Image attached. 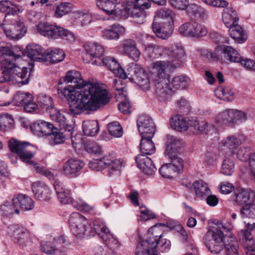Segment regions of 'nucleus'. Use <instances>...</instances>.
<instances>
[{
  "label": "nucleus",
  "mask_w": 255,
  "mask_h": 255,
  "mask_svg": "<svg viewBox=\"0 0 255 255\" xmlns=\"http://www.w3.org/2000/svg\"><path fill=\"white\" fill-rule=\"evenodd\" d=\"M72 205L77 210L82 212H89L93 209L91 206L81 199H78L76 201L74 200Z\"/></svg>",
  "instance_id": "56"
},
{
  "label": "nucleus",
  "mask_w": 255,
  "mask_h": 255,
  "mask_svg": "<svg viewBox=\"0 0 255 255\" xmlns=\"http://www.w3.org/2000/svg\"><path fill=\"white\" fill-rule=\"evenodd\" d=\"M127 3L129 6H136L143 9L148 8L151 6L148 0H127Z\"/></svg>",
  "instance_id": "57"
},
{
  "label": "nucleus",
  "mask_w": 255,
  "mask_h": 255,
  "mask_svg": "<svg viewBox=\"0 0 255 255\" xmlns=\"http://www.w3.org/2000/svg\"><path fill=\"white\" fill-rule=\"evenodd\" d=\"M1 210L3 212L5 216H8L14 212L17 214L19 213V209L17 208L16 206L13 204L12 201V204L10 202H6L1 206Z\"/></svg>",
  "instance_id": "55"
},
{
  "label": "nucleus",
  "mask_w": 255,
  "mask_h": 255,
  "mask_svg": "<svg viewBox=\"0 0 255 255\" xmlns=\"http://www.w3.org/2000/svg\"><path fill=\"white\" fill-rule=\"evenodd\" d=\"M153 136H148V135L141 136L140 143V154L150 155L154 153L155 151V146L154 143L151 140Z\"/></svg>",
  "instance_id": "39"
},
{
  "label": "nucleus",
  "mask_w": 255,
  "mask_h": 255,
  "mask_svg": "<svg viewBox=\"0 0 255 255\" xmlns=\"http://www.w3.org/2000/svg\"><path fill=\"white\" fill-rule=\"evenodd\" d=\"M125 31V28L119 24H113L108 28L102 31V36L108 40H118L120 35L123 34Z\"/></svg>",
  "instance_id": "32"
},
{
  "label": "nucleus",
  "mask_w": 255,
  "mask_h": 255,
  "mask_svg": "<svg viewBox=\"0 0 255 255\" xmlns=\"http://www.w3.org/2000/svg\"><path fill=\"white\" fill-rule=\"evenodd\" d=\"M86 54L83 56V59L86 63H89V57L92 58L91 62L95 60L100 61L103 57L104 52V47L100 44L97 43H90L85 46Z\"/></svg>",
  "instance_id": "18"
},
{
  "label": "nucleus",
  "mask_w": 255,
  "mask_h": 255,
  "mask_svg": "<svg viewBox=\"0 0 255 255\" xmlns=\"http://www.w3.org/2000/svg\"><path fill=\"white\" fill-rule=\"evenodd\" d=\"M235 163L230 158H226L222 165L221 172L224 175L230 176L234 171Z\"/></svg>",
  "instance_id": "52"
},
{
  "label": "nucleus",
  "mask_w": 255,
  "mask_h": 255,
  "mask_svg": "<svg viewBox=\"0 0 255 255\" xmlns=\"http://www.w3.org/2000/svg\"><path fill=\"white\" fill-rule=\"evenodd\" d=\"M43 55L42 61L55 63L62 61L65 56V54L61 49H55L46 50L45 55Z\"/></svg>",
  "instance_id": "34"
},
{
  "label": "nucleus",
  "mask_w": 255,
  "mask_h": 255,
  "mask_svg": "<svg viewBox=\"0 0 255 255\" xmlns=\"http://www.w3.org/2000/svg\"><path fill=\"white\" fill-rule=\"evenodd\" d=\"M135 80L141 87L145 89L148 88L149 86V80L145 73L142 74V75H138V78Z\"/></svg>",
  "instance_id": "62"
},
{
  "label": "nucleus",
  "mask_w": 255,
  "mask_h": 255,
  "mask_svg": "<svg viewBox=\"0 0 255 255\" xmlns=\"http://www.w3.org/2000/svg\"><path fill=\"white\" fill-rule=\"evenodd\" d=\"M223 52L226 59L231 62H239L242 58L241 56L238 51L230 46H224Z\"/></svg>",
  "instance_id": "48"
},
{
  "label": "nucleus",
  "mask_w": 255,
  "mask_h": 255,
  "mask_svg": "<svg viewBox=\"0 0 255 255\" xmlns=\"http://www.w3.org/2000/svg\"><path fill=\"white\" fill-rule=\"evenodd\" d=\"M11 66V62L7 60L1 63L0 67V83L8 82L12 83L10 71Z\"/></svg>",
  "instance_id": "43"
},
{
  "label": "nucleus",
  "mask_w": 255,
  "mask_h": 255,
  "mask_svg": "<svg viewBox=\"0 0 255 255\" xmlns=\"http://www.w3.org/2000/svg\"><path fill=\"white\" fill-rule=\"evenodd\" d=\"M255 192L252 190L241 189L236 191L233 196V199L238 205H244L248 202L254 201Z\"/></svg>",
  "instance_id": "27"
},
{
  "label": "nucleus",
  "mask_w": 255,
  "mask_h": 255,
  "mask_svg": "<svg viewBox=\"0 0 255 255\" xmlns=\"http://www.w3.org/2000/svg\"><path fill=\"white\" fill-rule=\"evenodd\" d=\"M251 154L250 147H241L237 151V157L242 161H247Z\"/></svg>",
  "instance_id": "58"
},
{
  "label": "nucleus",
  "mask_w": 255,
  "mask_h": 255,
  "mask_svg": "<svg viewBox=\"0 0 255 255\" xmlns=\"http://www.w3.org/2000/svg\"><path fill=\"white\" fill-rule=\"evenodd\" d=\"M40 249L42 252L48 255H51L56 251L55 247L51 242L42 241L40 243Z\"/></svg>",
  "instance_id": "60"
},
{
  "label": "nucleus",
  "mask_w": 255,
  "mask_h": 255,
  "mask_svg": "<svg viewBox=\"0 0 255 255\" xmlns=\"http://www.w3.org/2000/svg\"><path fill=\"white\" fill-rule=\"evenodd\" d=\"M215 227L208 231L203 239L206 248L212 253H219L224 246L226 255H239L238 243L234 237H225L224 233L232 230L233 225L228 222H214Z\"/></svg>",
  "instance_id": "3"
},
{
  "label": "nucleus",
  "mask_w": 255,
  "mask_h": 255,
  "mask_svg": "<svg viewBox=\"0 0 255 255\" xmlns=\"http://www.w3.org/2000/svg\"><path fill=\"white\" fill-rule=\"evenodd\" d=\"M93 64L96 65H105L112 72L119 67V64L114 58L107 56L103 57L100 61L95 60L93 62Z\"/></svg>",
  "instance_id": "49"
},
{
  "label": "nucleus",
  "mask_w": 255,
  "mask_h": 255,
  "mask_svg": "<svg viewBox=\"0 0 255 255\" xmlns=\"http://www.w3.org/2000/svg\"><path fill=\"white\" fill-rule=\"evenodd\" d=\"M7 233L12 238L14 243L20 245L24 243L29 236L28 230L18 225L13 224L9 226Z\"/></svg>",
  "instance_id": "20"
},
{
  "label": "nucleus",
  "mask_w": 255,
  "mask_h": 255,
  "mask_svg": "<svg viewBox=\"0 0 255 255\" xmlns=\"http://www.w3.org/2000/svg\"><path fill=\"white\" fill-rule=\"evenodd\" d=\"M118 93L116 94L117 100L120 101L118 105L119 110L123 114H130V105L128 98L127 96V93L124 91V88L122 87L121 89H118L116 88Z\"/></svg>",
  "instance_id": "31"
},
{
  "label": "nucleus",
  "mask_w": 255,
  "mask_h": 255,
  "mask_svg": "<svg viewBox=\"0 0 255 255\" xmlns=\"http://www.w3.org/2000/svg\"><path fill=\"white\" fill-rule=\"evenodd\" d=\"M170 4L179 9H185L188 4L187 0H169Z\"/></svg>",
  "instance_id": "63"
},
{
  "label": "nucleus",
  "mask_w": 255,
  "mask_h": 255,
  "mask_svg": "<svg viewBox=\"0 0 255 255\" xmlns=\"http://www.w3.org/2000/svg\"><path fill=\"white\" fill-rule=\"evenodd\" d=\"M45 51L38 44H30L26 46L25 52L20 50L19 52L22 55H26L32 60L42 61L43 55H45Z\"/></svg>",
  "instance_id": "28"
},
{
  "label": "nucleus",
  "mask_w": 255,
  "mask_h": 255,
  "mask_svg": "<svg viewBox=\"0 0 255 255\" xmlns=\"http://www.w3.org/2000/svg\"><path fill=\"white\" fill-rule=\"evenodd\" d=\"M0 11L5 13L4 18H6L8 15L16 17V15L21 12L22 9L11 1L5 0L0 1Z\"/></svg>",
  "instance_id": "35"
},
{
  "label": "nucleus",
  "mask_w": 255,
  "mask_h": 255,
  "mask_svg": "<svg viewBox=\"0 0 255 255\" xmlns=\"http://www.w3.org/2000/svg\"><path fill=\"white\" fill-rule=\"evenodd\" d=\"M124 54L134 61L139 59L140 52L137 49L136 42L131 39H125L122 44Z\"/></svg>",
  "instance_id": "23"
},
{
  "label": "nucleus",
  "mask_w": 255,
  "mask_h": 255,
  "mask_svg": "<svg viewBox=\"0 0 255 255\" xmlns=\"http://www.w3.org/2000/svg\"><path fill=\"white\" fill-rule=\"evenodd\" d=\"M37 31L42 35L51 39L62 38L69 41L74 40L73 34L62 27L45 22L37 25Z\"/></svg>",
  "instance_id": "8"
},
{
  "label": "nucleus",
  "mask_w": 255,
  "mask_h": 255,
  "mask_svg": "<svg viewBox=\"0 0 255 255\" xmlns=\"http://www.w3.org/2000/svg\"><path fill=\"white\" fill-rule=\"evenodd\" d=\"M140 7L134 6H129L128 7L129 16L132 17L134 19H137L135 22L138 23H142L144 20L145 17V12L144 10Z\"/></svg>",
  "instance_id": "46"
},
{
  "label": "nucleus",
  "mask_w": 255,
  "mask_h": 255,
  "mask_svg": "<svg viewBox=\"0 0 255 255\" xmlns=\"http://www.w3.org/2000/svg\"><path fill=\"white\" fill-rule=\"evenodd\" d=\"M58 93L69 101L70 114L79 115L84 110L96 111L107 104V90L94 83L83 80L77 71H69L58 82Z\"/></svg>",
  "instance_id": "1"
},
{
  "label": "nucleus",
  "mask_w": 255,
  "mask_h": 255,
  "mask_svg": "<svg viewBox=\"0 0 255 255\" xmlns=\"http://www.w3.org/2000/svg\"><path fill=\"white\" fill-rule=\"evenodd\" d=\"M135 160L137 166L145 174L151 175L156 170L151 159L145 155L138 154L135 157Z\"/></svg>",
  "instance_id": "25"
},
{
  "label": "nucleus",
  "mask_w": 255,
  "mask_h": 255,
  "mask_svg": "<svg viewBox=\"0 0 255 255\" xmlns=\"http://www.w3.org/2000/svg\"><path fill=\"white\" fill-rule=\"evenodd\" d=\"M82 127L84 134L90 136L95 135L99 129V123L97 120L84 121Z\"/></svg>",
  "instance_id": "44"
},
{
  "label": "nucleus",
  "mask_w": 255,
  "mask_h": 255,
  "mask_svg": "<svg viewBox=\"0 0 255 255\" xmlns=\"http://www.w3.org/2000/svg\"><path fill=\"white\" fill-rule=\"evenodd\" d=\"M173 13L171 9L167 8H161L156 11L152 28L158 37L165 39L169 37L170 33L163 29L162 24L165 22L170 24L173 22Z\"/></svg>",
  "instance_id": "10"
},
{
  "label": "nucleus",
  "mask_w": 255,
  "mask_h": 255,
  "mask_svg": "<svg viewBox=\"0 0 255 255\" xmlns=\"http://www.w3.org/2000/svg\"><path fill=\"white\" fill-rule=\"evenodd\" d=\"M31 188L35 197L38 199L46 201L49 198V189L43 183L35 182L32 184Z\"/></svg>",
  "instance_id": "38"
},
{
  "label": "nucleus",
  "mask_w": 255,
  "mask_h": 255,
  "mask_svg": "<svg viewBox=\"0 0 255 255\" xmlns=\"http://www.w3.org/2000/svg\"><path fill=\"white\" fill-rule=\"evenodd\" d=\"M196 196L199 198H203L208 195L210 191L207 184L202 180H197L193 184Z\"/></svg>",
  "instance_id": "47"
},
{
  "label": "nucleus",
  "mask_w": 255,
  "mask_h": 255,
  "mask_svg": "<svg viewBox=\"0 0 255 255\" xmlns=\"http://www.w3.org/2000/svg\"><path fill=\"white\" fill-rule=\"evenodd\" d=\"M250 175L255 180V153L252 154L249 159Z\"/></svg>",
  "instance_id": "64"
},
{
  "label": "nucleus",
  "mask_w": 255,
  "mask_h": 255,
  "mask_svg": "<svg viewBox=\"0 0 255 255\" xmlns=\"http://www.w3.org/2000/svg\"><path fill=\"white\" fill-rule=\"evenodd\" d=\"M137 125L141 136H153L155 126L150 117L146 115L140 116L137 120Z\"/></svg>",
  "instance_id": "19"
},
{
  "label": "nucleus",
  "mask_w": 255,
  "mask_h": 255,
  "mask_svg": "<svg viewBox=\"0 0 255 255\" xmlns=\"http://www.w3.org/2000/svg\"><path fill=\"white\" fill-rule=\"evenodd\" d=\"M53 128V125L43 120H38L31 126V129L34 133L42 136L48 135Z\"/></svg>",
  "instance_id": "33"
},
{
  "label": "nucleus",
  "mask_w": 255,
  "mask_h": 255,
  "mask_svg": "<svg viewBox=\"0 0 255 255\" xmlns=\"http://www.w3.org/2000/svg\"><path fill=\"white\" fill-rule=\"evenodd\" d=\"M123 162L111 154L106 155L100 159H94L89 163V168L93 170L100 171L108 166V174L110 176L119 175Z\"/></svg>",
  "instance_id": "9"
},
{
  "label": "nucleus",
  "mask_w": 255,
  "mask_h": 255,
  "mask_svg": "<svg viewBox=\"0 0 255 255\" xmlns=\"http://www.w3.org/2000/svg\"><path fill=\"white\" fill-rule=\"evenodd\" d=\"M246 140L247 137L243 134L228 136L221 142L222 149H228L230 152H232L238 146L245 142Z\"/></svg>",
  "instance_id": "21"
},
{
  "label": "nucleus",
  "mask_w": 255,
  "mask_h": 255,
  "mask_svg": "<svg viewBox=\"0 0 255 255\" xmlns=\"http://www.w3.org/2000/svg\"><path fill=\"white\" fill-rule=\"evenodd\" d=\"M166 48L162 46L155 44H149L147 45L144 50L143 54L145 57L150 60H153L161 57L165 58Z\"/></svg>",
  "instance_id": "29"
},
{
  "label": "nucleus",
  "mask_w": 255,
  "mask_h": 255,
  "mask_svg": "<svg viewBox=\"0 0 255 255\" xmlns=\"http://www.w3.org/2000/svg\"><path fill=\"white\" fill-rule=\"evenodd\" d=\"M110 134L115 137H121L123 133V128L118 122H113L108 125Z\"/></svg>",
  "instance_id": "51"
},
{
  "label": "nucleus",
  "mask_w": 255,
  "mask_h": 255,
  "mask_svg": "<svg viewBox=\"0 0 255 255\" xmlns=\"http://www.w3.org/2000/svg\"><path fill=\"white\" fill-rule=\"evenodd\" d=\"M179 31L181 34L189 37H202L207 33V30L203 25L194 21L182 24Z\"/></svg>",
  "instance_id": "16"
},
{
  "label": "nucleus",
  "mask_w": 255,
  "mask_h": 255,
  "mask_svg": "<svg viewBox=\"0 0 255 255\" xmlns=\"http://www.w3.org/2000/svg\"><path fill=\"white\" fill-rule=\"evenodd\" d=\"M8 146L13 153H16L18 155L21 161L27 165L33 167L37 172L49 178L52 176L50 171L44 167L40 166L32 159L36 151L33 150V146L29 142L11 139L9 140Z\"/></svg>",
  "instance_id": "4"
},
{
  "label": "nucleus",
  "mask_w": 255,
  "mask_h": 255,
  "mask_svg": "<svg viewBox=\"0 0 255 255\" xmlns=\"http://www.w3.org/2000/svg\"><path fill=\"white\" fill-rule=\"evenodd\" d=\"M237 12L233 8H227L224 10L222 20L226 27L234 25L238 21Z\"/></svg>",
  "instance_id": "42"
},
{
  "label": "nucleus",
  "mask_w": 255,
  "mask_h": 255,
  "mask_svg": "<svg viewBox=\"0 0 255 255\" xmlns=\"http://www.w3.org/2000/svg\"><path fill=\"white\" fill-rule=\"evenodd\" d=\"M38 102L42 109L46 110L52 120L55 122L64 123L65 116L54 106L52 98L50 96L40 94L38 96Z\"/></svg>",
  "instance_id": "13"
},
{
  "label": "nucleus",
  "mask_w": 255,
  "mask_h": 255,
  "mask_svg": "<svg viewBox=\"0 0 255 255\" xmlns=\"http://www.w3.org/2000/svg\"><path fill=\"white\" fill-rule=\"evenodd\" d=\"M229 34L231 37L236 40L238 43H242L245 41L247 37L244 33L242 27L237 23L228 27Z\"/></svg>",
  "instance_id": "41"
},
{
  "label": "nucleus",
  "mask_w": 255,
  "mask_h": 255,
  "mask_svg": "<svg viewBox=\"0 0 255 255\" xmlns=\"http://www.w3.org/2000/svg\"><path fill=\"white\" fill-rule=\"evenodd\" d=\"M71 4L70 3H61L57 6L56 10V14L59 17L68 13L71 11Z\"/></svg>",
  "instance_id": "59"
},
{
  "label": "nucleus",
  "mask_w": 255,
  "mask_h": 255,
  "mask_svg": "<svg viewBox=\"0 0 255 255\" xmlns=\"http://www.w3.org/2000/svg\"><path fill=\"white\" fill-rule=\"evenodd\" d=\"M117 2L118 0H97L96 5L108 15H115L119 18L129 16L128 4L126 7L123 5L117 7L115 4Z\"/></svg>",
  "instance_id": "12"
},
{
  "label": "nucleus",
  "mask_w": 255,
  "mask_h": 255,
  "mask_svg": "<svg viewBox=\"0 0 255 255\" xmlns=\"http://www.w3.org/2000/svg\"><path fill=\"white\" fill-rule=\"evenodd\" d=\"M167 145L165 154L166 158L179 157L176 154L178 149L182 145V141L177 136L172 135H167Z\"/></svg>",
  "instance_id": "22"
},
{
  "label": "nucleus",
  "mask_w": 255,
  "mask_h": 255,
  "mask_svg": "<svg viewBox=\"0 0 255 255\" xmlns=\"http://www.w3.org/2000/svg\"><path fill=\"white\" fill-rule=\"evenodd\" d=\"M156 244L150 243L146 240L142 241L136 247V255H156Z\"/></svg>",
  "instance_id": "37"
},
{
  "label": "nucleus",
  "mask_w": 255,
  "mask_h": 255,
  "mask_svg": "<svg viewBox=\"0 0 255 255\" xmlns=\"http://www.w3.org/2000/svg\"><path fill=\"white\" fill-rule=\"evenodd\" d=\"M20 57L21 55L19 53L15 54L5 43H0V61L1 63L6 60L10 62H12L13 59L15 61L16 59Z\"/></svg>",
  "instance_id": "40"
},
{
  "label": "nucleus",
  "mask_w": 255,
  "mask_h": 255,
  "mask_svg": "<svg viewBox=\"0 0 255 255\" xmlns=\"http://www.w3.org/2000/svg\"><path fill=\"white\" fill-rule=\"evenodd\" d=\"M13 119L10 115L3 114L0 116V130H4L6 128H12Z\"/></svg>",
  "instance_id": "53"
},
{
  "label": "nucleus",
  "mask_w": 255,
  "mask_h": 255,
  "mask_svg": "<svg viewBox=\"0 0 255 255\" xmlns=\"http://www.w3.org/2000/svg\"><path fill=\"white\" fill-rule=\"evenodd\" d=\"M170 124L177 131H185L190 129L196 134L206 132L208 127L207 122L204 120H197L196 118L187 119L180 115L173 116L170 119Z\"/></svg>",
  "instance_id": "5"
},
{
  "label": "nucleus",
  "mask_w": 255,
  "mask_h": 255,
  "mask_svg": "<svg viewBox=\"0 0 255 255\" xmlns=\"http://www.w3.org/2000/svg\"><path fill=\"white\" fill-rule=\"evenodd\" d=\"M168 158L170 160L171 163L162 165L159 168V171L163 177L170 178L173 177L175 174L182 172L183 168V161L179 157Z\"/></svg>",
  "instance_id": "15"
},
{
  "label": "nucleus",
  "mask_w": 255,
  "mask_h": 255,
  "mask_svg": "<svg viewBox=\"0 0 255 255\" xmlns=\"http://www.w3.org/2000/svg\"><path fill=\"white\" fill-rule=\"evenodd\" d=\"M247 119V114L241 111L226 110L220 113L216 117V122L221 125H233L238 122Z\"/></svg>",
  "instance_id": "14"
},
{
  "label": "nucleus",
  "mask_w": 255,
  "mask_h": 255,
  "mask_svg": "<svg viewBox=\"0 0 255 255\" xmlns=\"http://www.w3.org/2000/svg\"><path fill=\"white\" fill-rule=\"evenodd\" d=\"M85 150L90 154H99L101 152L100 145L94 141H87L84 144Z\"/></svg>",
  "instance_id": "54"
},
{
  "label": "nucleus",
  "mask_w": 255,
  "mask_h": 255,
  "mask_svg": "<svg viewBox=\"0 0 255 255\" xmlns=\"http://www.w3.org/2000/svg\"><path fill=\"white\" fill-rule=\"evenodd\" d=\"M64 123H60L57 122L59 125L63 127L64 129H58L57 128H53L52 130L49 134V142L51 145H54L58 144L63 143L66 139L69 138H71L72 142H73V127L72 125L68 123L67 118L65 117Z\"/></svg>",
  "instance_id": "11"
},
{
  "label": "nucleus",
  "mask_w": 255,
  "mask_h": 255,
  "mask_svg": "<svg viewBox=\"0 0 255 255\" xmlns=\"http://www.w3.org/2000/svg\"><path fill=\"white\" fill-rule=\"evenodd\" d=\"M93 236L97 233L104 241L108 240L107 236L109 233V230L104 224L100 220H95L93 222Z\"/></svg>",
  "instance_id": "45"
},
{
  "label": "nucleus",
  "mask_w": 255,
  "mask_h": 255,
  "mask_svg": "<svg viewBox=\"0 0 255 255\" xmlns=\"http://www.w3.org/2000/svg\"><path fill=\"white\" fill-rule=\"evenodd\" d=\"M164 226V224H158L150 228L148 230V239L146 240L150 243H156V247L160 245L159 240L162 239L163 233L162 227Z\"/></svg>",
  "instance_id": "36"
},
{
  "label": "nucleus",
  "mask_w": 255,
  "mask_h": 255,
  "mask_svg": "<svg viewBox=\"0 0 255 255\" xmlns=\"http://www.w3.org/2000/svg\"><path fill=\"white\" fill-rule=\"evenodd\" d=\"M240 214L243 218L255 219V204H246L241 209Z\"/></svg>",
  "instance_id": "50"
},
{
  "label": "nucleus",
  "mask_w": 255,
  "mask_h": 255,
  "mask_svg": "<svg viewBox=\"0 0 255 255\" xmlns=\"http://www.w3.org/2000/svg\"><path fill=\"white\" fill-rule=\"evenodd\" d=\"M84 165L85 163L82 161L71 158L64 164L63 171L64 174L67 176H76Z\"/></svg>",
  "instance_id": "24"
},
{
  "label": "nucleus",
  "mask_w": 255,
  "mask_h": 255,
  "mask_svg": "<svg viewBox=\"0 0 255 255\" xmlns=\"http://www.w3.org/2000/svg\"><path fill=\"white\" fill-rule=\"evenodd\" d=\"M1 26L6 37L12 39H18L21 38L27 30L23 22L19 19L18 14L16 15V17L8 15L6 18H4Z\"/></svg>",
  "instance_id": "7"
},
{
  "label": "nucleus",
  "mask_w": 255,
  "mask_h": 255,
  "mask_svg": "<svg viewBox=\"0 0 255 255\" xmlns=\"http://www.w3.org/2000/svg\"><path fill=\"white\" fill-rule=\"evenodd\" d=\"M11 64L12 83L21 85L27 84L29 82L30 75L28 68L24 66L20 67L13 62H11Z\"/></svg>",
  "instance_id": "17"
},
{
  "label": "nucleus",
  "mask_w": 255,
  "mask_h": 255,
  "mask_svg": "<svg viewBox=\"0 0 255 255\" xmlns=\"http://www.w3.org/2000/svg\"><path fill=\"white\" fill-rule=\"evenodd\" d=\"M54 189L59 202L64 204H69L73 202L70 194L65 188L63 183L58 180L54 182Z\"/></svg>",
  "instance_id": "26"
},
{
  "label": "nucleus",
  "mask_w": 255,
  "mask_h": 255,
  "mask_svg": "<svg viewBox=\"0 0 255 255\" xmlns=\"http://www.w3.org/2000/svg\"><path fill=\"white\" fill-rule=\"evenodd\" d=\"M69 224L72 232L76 237L88 238L93 236L91 223L78 213H73L70 215Z\"/></svg>",
  "instance_id": "6"
},
{
  "label": "nucleus",
  "mask_w": 255,
  "mask_h": 255,
  "mask_svg": "<svg viewBox=\"0 0 255 255\" xmlns=\"http://www.w3.org/2000/svg\"><path fill=\"white\" fill-rule=\"evenodd\" d=\"M165 59L151 64L154 78L155 90L160 97H164L172 93L170 85V73L180 67L186 58L185 50L180 44H174L169 49L166 48Z\"/></svg>",
  "instance_id": "2"
},
{
  "label": "nucleus",
  "mask_w": 255,
  "mask_h": 255,
  "mask_svg": "<svg viewBox=\"0 0 255 255\" xmlns=\"http://www.w3.org/2000/svg\"><path fill=\"white\" fill-rule=\"evenodd\" d=\"M202 1L208 5L214 7H225L228 4V2L224 0H202Z\"/></svg>",
  "instance_id": "61"
},
{
  "label": "nucleus",
  "mask_w": 255,
  "mask_h": 255,
  "mask_svg": "<svg viewBox=\"0 0 255 255\" xmlns=\"http://www.w3.org/2000/svg\"><path fill=\"white\" fill-rule=\"evenodd\" d=\"M12 201L14 206H16L18 209L19 208L23 211L30 210L34 207L33 200L24 194H19L15 195Z\"/></svg>",
  "instance_id": "30"
}]
</instances>
